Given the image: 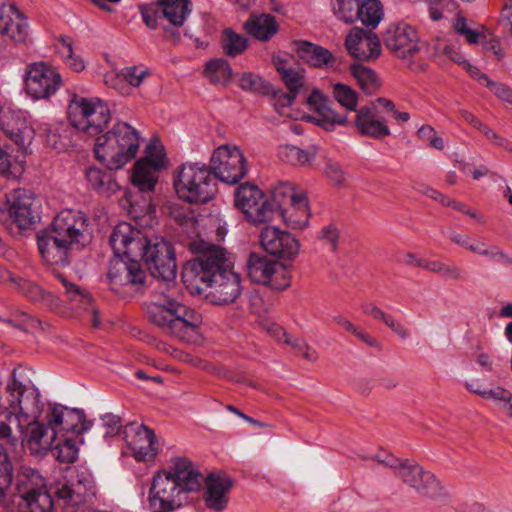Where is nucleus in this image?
I'll use <instances>...</instances> for the list:
<instances>
[{
	"instance_id": "45",
	"label": "nucleus",
	"mask_w": 512,
	"mask_h": 512,
	"mask_svg": "<svg viewBox=\"0 0 512 512\" xmlns=\"http://www.w3.org/2000/svg\"><path fill=\"white\" fill-rule=\"evenodd\" d=\"M13 482V465L10 461L8 451L5 449L1 453L0 463V512H7L8 508L5 503V491Z\"/></svg>"
},
{
	"instance_id": "39",
	"label": "nucleus",
	"mask_w": 512,
	"mask_h": 512,
	"mask_svg": "<svg viewBox=\"0 0 512 512\" xmlns=\"http://www.w3.org/2000/svg\"><path fill=\"white\" fill-rule=\"evenodd\" d=\"M52 273L56 279L60 281L65 289V295L68 300L76 303L77 306L83 308L84 310L88 309V306L92 305L94 302L91 294L84 289H82L77 284L70 282L62 273L52 270Z\"/></svg>"
},
{
	"instance_id": "52",
	"label": "nucleus",
	"mask_w": 512,
	"mask_h": 512,
	"mask_svg": "<svg viewBox=\"0 0 512 512\" xmlns=\"http://www.w3.org/2000/svg\"><path fill=\"white\" fill-rule=\"evenodd\" d=\"M482 398L496 401L512 418V393L509 390L502 387L488 389L487 392H482Z\"/></svg>"
},
{
	"instance_id": "31",
	"label": "nucleus",
	"mask_w": 512,
	"mask_h": 512,
	"mask_svg": "<svg viewBox=\"0 0 512 512\" xmlns=\"http://www.w3.org/2000/svg\"><path fill=\"white\" fill-rule=\"evenodd\" d=\"M45 489V480L35 469L23 467L15 479V491L22 499Z\"/></svg>"
},
{
	"instance_id": "59",
	"label": "nucleus",
	"mask_w": 512,
	"mask_h": 512,
	"mask_svg": "<svg viewBox=\"0 0 512 512\" xmlns=\"http://www.w3.org/2000/svg\"><path fill=\"white\" fill-rule=\"evenodd\" d=\"M487 88L501 101L512 105V88L504 83L492 82L487 83Z\"/></svg>"
},
{
	"instance_id": "53",
	"label": "nucleus",
	"mask_w": 512,
	"mask_h": 512,
	"mask_svg": "<svg viewBox=\"0 0 512 512\" xmlns=\"http://www.w3.org/2000/svg\"><path fill=\"white\" fill-rule=\"evenodd\" d=\"M148 274L141 268L139 262L130 258V286H134L139 294L148 287Z\"/></svg>"
},
{
	"instance_id": "40",
	"label": "nucleus",
	"mask_w": 512,
	"mask_h": 512,
	"mask_svg": "<svg viewBox=\"0 0 512 512\" xmlns=\"http://www.w3.org/2000/svg\"><path fill=\"white\" fill-rule=\"evenodd\" d=\"M220 45L226 56L235 58L247 50L248 39L233 29L226 28L221 33Z\"/></svg>"
},
{
	"instance_id": "13",
	"label": "nucleus",
	"mask_w": 512,
	"mask_h": 512,
	"mask_svg": "<svg viewBox=\"0 0 512 512\" xmlns=\"http://www.w3.org/2000/svg\"><path fill=\"white\" fill-rule=\"evenodd\" d=\"M235 205L253 224H263L272 220L269 197L254 184H242L236 190Z\"/></svg>"
},
{
	"instance_id": "6",
	"label": "nucleus",
	"mask_w": 512,
	"mask_h": 512,
	"mask_svg": "<svg viewBox=\"0 0 512 512\" xmlns=\"http://www.w3.org/2000/svg\"><path fill=\"white\" fill-rule=\"evenodd\" d=\"M173 182L179 198L188 203H206L217 193V179L206 164L184 163Z\"/></svg>"
},
{
	"instance_id": "55",
	"label": "nucleus",
	"mask_w": 512,
	"mask_h": 512,
	"mask_svg": "<svg viewBox=\"0 0 512 512\" xmlns=\"http://www.w3.org/2000/svg\"><path fill=\"white\" fill-rule=\"evenodd\" d=\"M453 28L455 32L465 37V40L468 44H477L483 37L480 32L472 30L467 26V20L462 15H458L456 17Z\"/></svg>"
},
{
	"instance_id": "62",
	"label": "nucleus",
	"mask_w": 512,
	"mask_h": 512,
	"mask_svg": "<svg viewBox=\"0 0 512 512\" xmlns=\"http://www.w3.org/2000/svg\"><path fill=\"white\" fill-rule=\"evenodd\" d=\"M307 104L317 114L328 105V99L320 90L314 89L307 98Z\"/></svg>"
},
{
	"instance_id": "64",
	"label": "nucleus",
	"mask_w": 512,
	"mask_h": 512,
	"mask_svg": "<svg viewBox=\"0 0 512 512\" xmlns=\"http://www.w3.org/2000/svg\"><path fill=\"white\" fill-rule=\"evenodd\" d=\"M14 316L17 320H14L12 318H6L3 320V323H6L16 329L26 331L25 325L32 320V318L23 311L16 310L14 312Z\"/></svg>"
},
{
	"instance_id": "61",
	"label": "nucleus",
	"mask_w": 512,
	"mask_h": 512,
	"mask_svg": "<svg viewBox=\"0 0 512 512\" xmlns=\"http://www.w3.org/2000/svg\"><path fill=\"white\" fill-rule=\"evenodd\" d=\"M444 206L451 207L454 210H457L473 219H476L479 223H484V218L482 215L478 214L473 209L467 207L464 203L455 199L448 198L447 201L444 202Z\"/></svg>"
},
{
	"instance_id": "57",
	"label": "nucleus",
	"mask_w": 512,
	"mask_h": 512,
	"mask_svg": "<svg viewBox=\"0 0 512 512\" xmlns=\"http://www.w3.org/2000/svg\"><path fill=\"white\" fill-rule=\"evenodd\" d=\"M103 427L105 429L104 437H116L125 434L124 426L121 418L114 414H107L102 418Z\"/></svg>"
},
{
	"instance_id": "22",
	"label": "nucleus",
	"mask_w": 512,
	"mask_h": 512,
	"mask_svg": "<svg viewBox=\"0 0 512 512\" xmlns=\"http://www.w3.org/2000/svg\"><path fill=\"white\" fill-rule=\"evenodd\" d=\"M130 433H133L130 451L134 459L137 462H154L159 452L154 431L142 422L130 420Z\"/></svg>"
},
{
	"instance_id": "19",
	"label": "nucleus",
	"mask_w": 512,
	"mask_h": 512,
	"mask_svg": "<svg viewBox=\"0 0 512 512\" xmlns=\"http://www.w3.org/2000/svg\"><path fill=\"white\" fill-rule=\"evenodd\" d=\"M95 484L90 475H77L74 482L63 483L55 490L58 501H62L64 508L76 510L90 502L95 496Z\"/></svg>"
},
{
	"instance_id": "8",
	"label": "nucleus",
	"mask_w": 512,
	"mask_h": 512,
	"mask_svg": "<svg viewBox=\"0 0 512 512\" xmlns=\"http://www.w3.org/2000/svg\"><path fill=\"white\" fill-rule=\"evenodd\" d=\"M112 257L108 263L107 281L110 290L124 297L128 285V223L115 226L109 236Z\"/></svg>"
},
{
	"instance_id": "14",
	"label": "nucleus",
	"mask_w": 512,
	"mask_h": 512,
	"mask_svg": "<svg viewBox=\"0 0 512 512\" xmlns=\"http://www.w3.org/2000/svg\"><path fill=\"white\" fill-rule=\"evenodd\" d=\"M62 84L59 72L46 62L27 66L25 90L34 99H47L54 95Z\"/></svg>"
},
{
	"instance_id": "29",
	"label": "nucleus",
	"mask_w": 512,
	"mask_h": 512,
	"mask_svg": "<svg viewBox=\"0 0 512 512\" xmlns=\"http://www.w3.org/2000/svg\"><path fill=\"white\" fill-rule=\"evenodd\" d=\"M88 183L100 194L110 196L123 189L122 201L128 202V188L122 186L116 176L96 167H89L85 173Z\"/></svg>"
},
{
	"instance_id": "33",
	"label": "nucleus",
	"mask_w": 512,
	"mask_h": 512,
	"mask_svg": "<svg viewBox=\"0 0 512 512\" xmlns=\"http://www.w3.org/2000/svg\"><path fill=\"white\" fill-rule=\"evenodd\" d=\"M284 223L291 229H303L310 218L306 194L279 212Z\"/></svg>"
},
{
	"instance_id": "36",
	"label": "nucleus",
	"mask_w": 512,
	"mask_h": 512,
	"mask_svg": "<svg viewBox=\"0 0 512 512\" xmlns=\"http://www.w3.org/2000/svg\"><path fill=\"white\" fill-rule=\"evenodd\" d=\"M158 3L163 19L173 27L182 26L190 13L189 0H159Z\"/></svg>"
},
{
	"instance_id": "38",
	"label": "nucleus",
	"mask_w": 512,
	"mask_h": 512,
	"mask_svg": "<svg viewBox=\"0 0 512 512\" xmlns=\"http://www.w3.org/2000/svg\"><path fill=\"white\" fill-rule=\"evenodd\" d=\"M203 74L211 84L226 86L231 81L233 72L227 60L215 58L206 63Z\"/></svg>"
},
{
	"instance_id": "49",
	"label": "nucleus",
	"mask_w": 512,
	"mask_h": 512,
	"mask_svg": "<svg viewBox=\"0 0 512 512\" xmlns=\"http://www.w3.org/2000/svg\"><path fill=\"white\" fill-rule=\"evenodd\" d=\"M55 458L61 463L71 464L74 463L78 456V448L71 438H64L62 442L52 446Z\"/></svg>"
},
{
	"instance_id": "20",
	"label": "nucleus",
	"mask_w": 512,
	"mask_h": 512,
	"mask_svg": "<svg viewBox=\"0 0 512 512\" xmlns=\"http://www.w3.org/2000/svg\"><path fill=\"white\" fill-rule=\"evenodd\" d=\"M348 53L360 61L376 60L381 54L380 38L372 31L354 27L345 39Z\"/></svg>"
},
{
	"instance_id": "32",
	"label": "nucleus",
	"mask_w": 512,
	"mask_h": 512,
	"mask_svg": "<svg viewBox=\"0 0 512 512\" xmlns=\"http://www.w3.org/2000/svg\"><path fill=\"white\" fill-rule=\"evenodd\" d=\"M305 193L302 190H297L296 187L289 182H280L271 191L269 198V206L272 210V217L275 213H279L290 204H293L298 198H301Z\"/></svg>"
},
{
	"instance_id": "28",
	"label": "nucleus",
	"mask_w": 512,
	"mask_h": 512,
	"mask_svg": "<svg viewBox=\"0 0 512 512\" xmlns=\"http://www.w3.org/2000/svg\"><path fill=\"white\" fill-rule=\"evenodd\" d=\"M294 51L300 59L315 68H330L336 64V58L326 48L309 41L293 42Z\"/></svg>"
},
{
	"instance_id": "56",
	"label": "nucleus",
	"mask_w": 512,
	"mask_h": 512,
	"mask_svg": "<svg viewBox=\"0 0 512 512\" xmlns=\"http://www.w3.org/2000/svg\"><path fill=\"white\" fill-rule=\"evenodd\" d=\"M274 109L281 115L284 114L283 109L290 107L296 98V95L291 92H284L282 90H274L269 94Z\"/></svg>"
},
{
	"instance_id": "2",
	"label": "nucleus",
	"mask_w": 512,
	"mask_h": 512,
	"mask_svg": "<svg viewBox=\"0 0 512 512\" xmlns=\"http://www.w3.org/2000/svg\"><path fill=\"white\" fill-rule=\"evenodd\" d=\"M197 256L189 260L183 269L182 278L192 294H202L213 304L228 305L241 295V278L233 270L227 251L218 245L203 240L189 243Z\"/></svg>"
},
{
	"instance_id": "63",
	"label": "nucleus",
	"mask_w": 512,
	"mask_h": 512,
	"mask_svg": "<svg viewBox=\"0 0 512 512\" xmlns=\"http://www.w3.org/2000/svg\"><path fill=\"white\" fill-rule=\"evenodd\" d=\"M142 17H143L145 24L151 29L157 28L159 25V22L164 20L162 14H161V8L159 6L156 9H152V8L143 9Z\"/></svg>"
},
{
	"instance_id": "16",
	"label": "nucleus",
	"mask_w": 512,
	"mask_h": 512,
	"mask_svg": "<svg viewBox=\"0 0 512 512\" xmlns=\"http://www.w3.org/2000/svg\"><path fill=\"white\" fill-rule=\"evenodd\" d=\"M17 370L13 369L7 384L10 394L9 403L13 410H18L22 415L38 418L44 408L39 390L34 385H24L16 379Z\"/></svg>"
},
{
	"instance_id": "4",
	"label": "nucleus",
	"mask_w": 512,
	"mask_h": 512,
	"mask_svg": "<svg viewBox=\"0 0 512 512\" xmlns=\"http://www.w3.org/2000/svg\"><path fill=\"white\" fill-rule=\"evenodd\" d=\"M86 216L79 211L63 210L51 224L37 232V246L42 259L49 265L61 267L71 262V250L89 242Z\"/></svg>"
},
{
	"instance_id": "10",
	"label": "nucleus",
	"mask_w": 512,
	"mask_h": 512,
	"mask_svg": "<svg viewBox=\"0 0 512 512\" xmlns=\"http://www.w3.org/2000/svg\"><path fill=\"white\" fill-rule=\"evenodd\" d=\"M246 271L253 283L279 291L290 286V274L285 266L264 254L250 252L246 260Z\"/></svg>"
},
{
	"instance_id": "3",
	"label": "nucleus",
	"mask_w": 512,
	"mask_h": 512,
	"mask_svg": "<svg viewBox=\"0 0 512 512\" xmlns=\"http://www.w3.org/2000/svg\"><path fill=\"white\" fill-rule=\"evenodd\" d=\"M204 476L186 456H175L169 466L158 470L152 478L148 502L152 512L180 509L188 495L201 489Z\"/></svg>"
},
{
	"instance_id": "42",
	"label": "nucleus",
	"mask_w": 512,
	"mask_h": 512,
	"mask_svg": "<svg viewBox=\"0 0 512 512\" xmlns=\"http://www.w3.org/2000/svg\"><path fill=\"white\" fill-rule=\"evenodd\" d=\"M315 154V151L303 150L293 145H282L278 150L280 159L294 166L309 165Z\"/></svg>"
},
{
	"instance_id": "46",
	"label": "nucleus",
	"mask_w": 512,
	"mask_h": 512,
	"mask_svg": "<svg viewBox=\"0 0 512 512\" xmlns=\"http://www.w3.org/2000/svg\"><path fill=\"white\" fill-rule=\"evenodd\" d=\"M314 122L327 131L334 130L336 125H345L348 121L346 114L336 113L328 105L314 117Z\"/></svg>"
},
{
	"instance_id": "27",
	"label": "nucleus",
	"mask_w": 512,
	"mask_h": 512,
	"mask_svg": "<svg viewBox=\"0 0 512 512\" xmlns=\"http://www.w3.org/2000/svg\"><path fill=\"white\" fill-rule=\"evenodd\" d=\"M57 430L48 423L31 422L27 426L26 446L32 455H43L52 449Z\"/></svg>"
},
{
	"instance_id": "26",
	"label": "nucleus",
	"mask_w": 512,
	"mask_h": 512,
	"mask_svg": "<svg viewBox=\"0 0 512 512\" xmlns=\"http://www.w3.org/2000/svg\"><path fill=\"white\" fill-rule=\"evenodd\" d=\"M0 33L17 43L25 42L28 36L26 18L13 4L0 7Z\"/></svg>"
},
{
	"instance_id": "5",
	"label": "nucleus",
	"mask_w": 512,
	"mask_h": 512,
	"mask_svg": "<svg viewBox=\"0 0 512 512\" xmlns=\"http://www.w3.org/2000/svg\"><path fill=\"white\" fill-rule=\"evenodd\" d=\"M144 153V157L134 163L130 175V184L141 194V203L137 204L130 192V217L133 219L154 211L152 193L158 182L159 172L168 164L165 148L157 137L149 140Z\"/></svg>"
},
{
	"instance_id": "58",
	"label": "nucleus",
	"mask_w": 512,
	"mask_h": 512,
	"mask_svg": "<svg viewBox=\"0 0 512 512\" xmlns=\"http://www.w3.org/2000/svg\"><path fill=\"white\" fill-rule=\"evenodd\" d=\"M282 81L288 91L297 95L304 84V76L302 71L291 68L281 76Z\"/></svg>"
},
{
	"instance_id": "25",
	"label": "nucleus",
	"mask_w": 512,
	"mask_h": 512,
	"mask_svg": "<svg viewBox=\"0 0 512 512\" xmlns=\"http://www.w3.org/2000/svg\"><path fill=\"white\" fill-rule=\"evenodd\" d=\"M397 477L401 478L405 484L426 495H433L439 489V482L435 476L412 460H403V464L397 472Z\"/></svg>"
},
{
	"instance_id": "51",
	"label": "nucleus",
	"mask_w": 512,
	"mask_h": 512,
	"mask_svg": "<svg viewBox=\"0 0 512 512\" xmlns=\"http://www.w3.org/2000/svg\"><path fill=\"white\" fill-rule=\"evenodd\" d=\"M105 83L120 95H128V68H123L120 72L111 70L105 75Z\"/></svg>"
},
{
	"instance_id": "44",
	"label": "nucleus",
	"mask_w": 512,
	"mask_h": 512,
	"mask_svg": "<svg viewBox=\"0 0 512 512\" xmlns=\"http://www.w3.org/2000/svg\"><path fill=\"white\" fill-rule=\"evenodd\" d=\"M238 84L242 90L255 94L268 96L272 92V85L253 72L241 74Z\"/></svg>"
},
{
	"instance_id": "41",
	"label": "nucleus",
	"mask_w": 512,
	"mask_h": 512,
	"mask_svg": "<svg viewBox=\"0 0 512 512\" xmlns=\"http://www.w3.org/2000/svg\"><path fill=\"white\" fill-rule=\"evenodd\" d=\"M19 512H52L54 501L45 489L21 500Z\"/></svg>"
},
{
	"instance_id": "1",
	"label": "nucleus",
	"mask_w": 512,
	"mask_h": 512,
	"mask_svg": "<svg viewBox=\"0 0 512 512\" xmlns=\"http://www.w3.org/2000/svg\"><path fill=\"white\" fill-rule=\"evenodd\" d=\"M130 229V250H138L151 275L167 282L154 294L147 307V317L164 334L181 341H190L202 323L201 315L181 302V288L171 283L177 275L175 251L170 242L134 238Z\"/></svg>"
},
{
	"instance_id": "15",
	"label": "nucleus",
	"mask_w": 512,
	"mask_h": 512,
	"mask_svg": "<svg viewBox=\"0 0 512 512\" xmlns=\"http://www.w3.org/2000/svg\"><path fill=\"white\" fill-rule=\"evenodd\" d=\"M8 215L21 230L31 228L40 220L41 204L36 195L27 189H15L7 200Z\"/></svg>"
},
{
	"instance_id": "12",
	"label": "nucleus",
	"mask_w": 512,
	"mask_h": 512,
	"mask_svg": "<svg viewBox=\"0 0 512 512\" xmlns=\"http://www.w3.org/2000/svg\"><path fill=\"white\" fill-rule=\"evenodd\" d=\"M383 42L391 54L401 59L414 57L424 45L416 28L405 22L390 24L384 33Z\"/></svg>"
},
{
	"instance_id": "24",
	"label": "nucleus",
	"mask_w": 512,
	"mask_h": 512,
	"mask_svg": "<svg viewBox=\"0 0 512 512\" xmlns=\"http://www.w3.org/2000/svg\"><path fill=\"white\" fill-rule=\"evenodd\" d=\"M206 490L204 501L206 507L215 512L226 509L229 502V491L233 486L232 479L226 473H209L204 478Z\"/></svg>"
},
{
	"instance_id": "9",
	"label": "nucleus",
	"mask_w": 512,
	"mask_h": 512,
	"mask_svg": "<svg viewBox=\"0 0 512 512\" xmlns=\"http://www.w3.org/2000/svg\"><path fill=\"white\" fill-rule=\"evenodd\" d=\"M94 153L110 171L122 169L128 163V123L118 122L106 134H98Z\"/></svg>"
},
{
	"instance_id": "48",
	"label": "nucleus",
	"mask_w": 512,
	"mask_h": 512,
	"mask_svg": "<svg viewBox=\"0 0 512 512\" xmlns=\"http://www.w3.org/2000/svg\"><path fill=\"white\" fill-rule=\"evenodd\" d=\"M57 40L62 45V48H59V52L64 58L66 65L75 72L83 71L85 69V63L80 56L74 54L72 40L63 35L59 36Z\"/></svg>"
},
{
	"instance_id": "11",
	"label": "nucleus",
	"mask_w": 512,
	"mask_h": 512,
	"mask_svg": "<svg viewBox=\"0 0 512 512\" xmlns=\"http://www.w3.org/2000/svg\"><path fill=\"white\" fill-rule=\"evenodd\" d=\"M209 169L216 179L228 184L238 183L247 173L241 150L230 145H222L214 150Z\"/></svg>"
},
{
	"instance_id": "43",
	"label": "nucleus",
	"mask_w": 512,
	"mask_h": 512,
	"mask_svg": "<svg viewBox=\"0 0 512 512\" xmlns=\"http://www.w3.org/2000/svg\"><path fill=\"white\" fill-rule=\"evenodd\" d=\"M383 17V7L379 0H366L359 3L357 19L365 26L375 28Z\"/></svg>"
},
{
	"instance_id": "60",
	"label": "nucleus",
	"mask_w": 512,
	"mask_h": 512,
	"mask_svg": "<svg viewBox=\"0 0 512 512\" xmlns=\"http://www.w3.org/2000/svg\"><path fill=\"white\" fill-rule=\"evenodd\" d=\"M173 217L177 224L181 226L185 231L195 232L197 227V220L193 214L185 211L173 212Z\"/></svg>"
},
{
	"instance_id": "30",
	"label": "nucleus",
	"mask_w": 512,
	"mask_h": 512,
	"mask_svg": "<svg viewBox=\"0 0 512 512\" xmlns=\"http://www.w3.org/2000/svg\"><path fill=\"white\" fill-rule=\"evenodd\" d=\"M243 28L247 34L262 42L269 41L279 29L276 18L266 13H252Z\"/></svg>"
},
{
	"instance_id": "17",
	"label": "nucleus",
	"mask_w": 512,
	"mask_h": 512,
	"mask_svg": "<svg viewBox=\"0 0 512 512\" xmlns=\"http://www.w3.org/2000/svg\"><path fill=\"white\" fill-rule=\"evenodd\" d=\"M259 240L265 252L279 259L293 260L299 252V241L295 236L275 226L264 227Z\"/></svg>"
},
{
	"instance_id": "34",
	"label": "nucleus",
	"mask_w": 512,
	"mask_h": 512,
	"mask_svg": "<svg viewBox=\"0 0 512 512\" xmlns=\"http://www.w3.org/2000/svg\"><path fill=\"white\" fill-rule=\"evenodd\" d=\"M17 287L20 293L32 302L40 303L48 309L58 307L59 299L32 281L20 279Z\"/></svg>"
},
{
	"instance_id": "50",
	"label": "nucleus",
	"mask_w": 512,
	"mask_h": 512,
	"mask_svg": "<svg viewBox=\"0 0 512 512\" xmlns=\"http://www.w3.org/2000/svg\"><path fill=\"white\" fill-rule=\"evenodd\" d=\"M359 2L360 0H336L335 14L345 23H353L357 20Z\"/></svg>"
},
{
	"instance_id": "37",
	"label": "nucleus",
	"mask_w": 512,
	"mask_h": 512,
	"mask_svg": "<svg viewBox=\"0 0 512 512\" xmlns=\"http://www.w3.org/2000/svg\"><path fill=\"white\" fill-rule=\"evenodd\" d=\"M22 435V426L17 414L10 412L5 415V420H0V440L12 449L24 446Z\"/></svg>"
},
{
	"instance_id": "47",
	"label": "nucleus",
	"mask_w": 512,
	"mask_h": 512,
	"mask_svg": "<svg viewBox=\"0 0 512 512\" xmlns=\"http://www.w3.org/2000/svg\"><path fill=\"white\" fill-rule=\"evenodd\" d=\"M333 97L335 100L348 111L356 112L358 104V94L350 86L343 83L333 85Z\"/></svg>"
},
{
	"instance_id": "23",
	"label": "nucleus",
	"mask_w": 512,
	"mask_h": 512,
	"mask_svg": "<svg viewBox=\"0 0 512 512\" xmlns=\"http://www.w3.org/2000/svg\"><path fill=\"white\" fill-rule=\"evenodd\" d=\"M354 126L361 136L382 140L391 134L387 120L374 104L362 106L356 111Z\"/></svg>"
},
{
	"instance_id": "21",
	"label": "nucleus",
	"mask_w": 512,
	"mask_h": 512,
	"mask_svg": "<svg viewBox=\"0 0 512 512\" xmlns=\"http://www.w3.org/2000/svg\"><path fill=\"white\" fill-rule=\"evenodd\" d=\"M0 129L20 149L26 148L33 134L24 112L7 106H0Z\"/></svg>"
},
{
	"instance_id": "54",
	"label": "nucleus",
	"mask_w": 512,
	"mask_h": 512,
	"mask_svg": "<svg viewBox=\"0 0 512 512\" xmlns=\"http://www.w3.org/2000/svg\"><path fill=\"white\" fill-rule=\"evenodd\" d=\"M317 239L329 252H335L339 240L338 229L332 224L324 226L320 229Z\"/></svg>"
},
{
	"instance_id": "18",
	"label": "nucleus",
	"mask_w": 512,
	"mask_h": 512,
	"mask_svg": "<svg viewBox=\"0 0 512 512\" xmlns=\"http://www.w3.org/2000/svg\"><path fill=\"white\" fill-rule=\"evenodd\" d=\"M47 423L60 432H71L80 435L91 427V423L86 421L84 411L77 408H68L61 404L50 405L46 414Z\"/></svg>"
},
{
	"instance_id": "7",
	"label": "nucleus",
	"mask_w": 512,
	"mask_h": 512,
	"mask_svg": "<svg viewBox=\"0 0 512 512\" xmlns=\"http://www.w3.org/2000/svg\"><path fill=\"white\" fill-rule=\"evenodd\" d=\"M67 116L75 129L91 137L103 132L111 118L109 107L100 98H85L76 93L71 94Z\"/></svg>"
},
{
	"instance_id": "35",
	"label": "nucleus",
	"mask_w": 512,
	"mask_h": 512,
	"mask_svg": "<svg viewBox=\"0 0 512 512\" xmlns=\"http://www.w3.org/2000/svg\"><path fill=\"white\" fill-rule=\"evenodd\" d=\"M350 73L361 91L368 96L376 94L382 85L378 74L362 64H352Z\"/></svg>"
}]
</instances>
